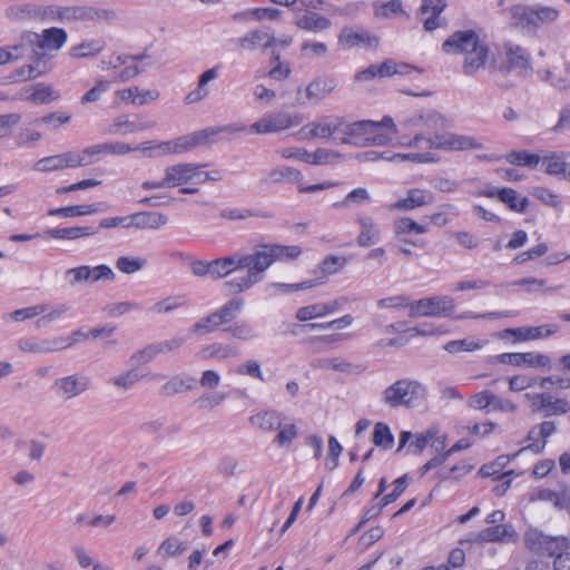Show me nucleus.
I'll list each match as a JSON object with an SVG mask.
<instances>
[{
  "label": "nucleus",
  "instance_id": "1",
  "mask_svg": "<svg viewBox=\"0 0 570 570\" xmlns=\"http://www.w3.org/2000/svg\"><path fill=\"white\" fill-rule=\"evenodd\" d=\"M253 262L252 253L237 252L229 256L216 258L210 261V277L213 279H220L236 271L246 269L245 275L234 277L225 282L224 285L229 293L248 291L258 283L257 275H252L254 273V269H252Z\"/></svg>",
  "mask_w": 570,
  "mask_h": 570
},
{
  "label": "nucleus",
  "instance_id": "2",
  "mask_svg": "<svg viewBox=\"0 0 570 570\" xmlns=\"http://www.w3.org/2000/svg\"><path fill=\"white\" fill-rule=\"evenodd\" d=\"M446 53H464L463 71L465 75H473L484 67L489 49L482 43L473 30L456 31L442 45Z\"/></svg>",
  "mask_w": 570,
  "mask_h": 570
},
{
  "label": "nucleus",
  "instance_id": "3",
  "mask_svg": "<svg viewBox=\"0 0 570 570\" xmlns=\"http://www.w3.org/2000/svg\"><path fill=\"white\" fill-rule=\"evenodd\" d=\"M553 431L554 430H539L538 433H534V430H531L525 438V445L512 454H502L497 456L493 461L484 463L479 470V475L482 478H492L494 481L502 480L508 476H520L522 472H517L514 470L505 472L502 471L523 451L529 450L534 454L541 453L546 448L547 439Z\"/></svg>",
  "mask_w": 570,
  "mask_h": 570
},
{
  "label": "nucleus",
  "instance_id": "4",
  "mask_svg": "<svg viewBox=\"0 0 570 570\" xmlns=\"http://www.w3.org/2000/svg\"><path fill=\"white\" fill-rule=\"evenodd\" d=\"M340 144L364 147L370 145H386L391 137L381 132V124L372 120H360L350 122L341 119Z\"/></svg>",
  "mask_w": 570,
  "mask_h": 570
},
{
  "label": "nucleus",
  "instance_id": "5",
  "mask_svg": "<svg viewBox=\"0 0 570 570\" xmlns=\"http://www.w3.org/2000/svg\"><path fill=\"white\" fill-rule=\"evenodd\" d=\"M407 147L440 149L449 151H464L482 149L483 145L472 136L459 135L454 132L435 134L426 137L423 134H416L409 142Z\"/></svg>",
  "mask_w": 570,
  "mask_h": 570
},
{
  "label": "nucleus",
  "instance_id": "6",
  "mask_svg": "<svg viewBox=\"0 0 570 570\" xmlns=\"http://www.w3.org/2000/svg\"><path fill=\"white\" fill-rule=\"evenodd\" d=\"M423 384L410 379H401L382 392V402L390 407H415L425 399Z\"/></svg>",
  "mask_w": 570,
  "mask_h": 570
},
{
  "label": "nucleus",
  "instance_id": "7",
  "mask_svg": "<svg viewBox=\"0 0 570 570\" xmlns=\"http://www.w3.org/2000/svg\"><path fill=\"white\" fill-rule=\"evenodd\" d=\"M302 254V248L297 245L279 244H258L253 247V267L258 282L264 277L265 272L277 261H293Z\"/></svg>",
  "mask_w": 570,
  "mask_h": 570
},
{
  "label": "nucleus",
  "instance_id": "8",
  "mask_svg": "<svg viewBox=\"0 0 570 570\" xmlns=\"http://www.w3.org/2000/svg\"><path fill=\"white\" fill-rule=\"evenodd\" d=\"M410 309L409 316L417 317H441L449 316L454 312L455 304L450 296H432L421 298L407 304Z\"/></svg>",
  "mask_w": 570,
  "mask_h": 570
},
{
  "label": "nucleus",
  "instance_id": "9",
  "mask_svg": "<svg viewBox=\"0 0 570 570\" xmlns=\"http://www.w3.org/2000/svg\"><path fill=\"white\" fill-rule=\"evenodd\" d=\"M24 41L30 43V52L36 55L37 51L49 52L58 51L67 41V32L60 28L45 29L41 33L26 31Z\"/></svg>",
  "mask_w": 570,
  "mask_h": 570
},
{
  "label": "nucleus",
  "instance_id": "10",
  "mask_svg": "<svg viewBox=\"0 0 570 570\" xmlns=\"http://www.w3.org/2000/svg\"><path fill=\"white\" fill-rule=\"evenodd\" d=\"M538 552L553 558V570H570V542L566 538L541 537Z\"/></svg>",
  "mask_w": 570,
  "mask_h": 570
},
{
  "label": "nucleus",
  "instance_id": "11",
  "mask_svg": "<svg viewBox=\"0 0 570 570\" xmlns=\"http://www.w3.org/2000/svg\"><path fill=\"white\" fill-rule=\"evenodd\" d=\"M235 48L239 52H250L257 49L266 51L277 46V39L274 32L266 29H253L234 40Z\"/></svg>",
  "mask_w": 570,
  "mask_h": 570
},
{
  "label": "nucleus",
  "instance_id": "12",
  "mask_svg": "<svg viewBox=\"0 0 570 570\" xmlns=\"http://www.w3.org/2000/svg\"><path fill=\"white\" fill-rule=\"evenodd\" d=\"M301 122V118L288 112H271L264 115L250 126L256 134H272L288 129Z\"/></svg>",
  "mask_w": 570,
  "mask_h": 570
},
{
  "label": "nucleus",
  "instance_id": "13",
  "mask_svg": "<svg viewBox=\"0 0 570 570\" xmlns=\"http://www.w3.org/2000/svg\"><path fill=\"white\" fill-rule=\"evenodd\" d=\"M55 6H38L35 3H19L6 9V17L11 21H53Z\"/></svg>",
  "mask_w": 570,
  "mask_h": 570
},
{
  "label": "nucleus",
  "instance_id": "14",
  "mask_svg": "<svg viewBox=\"0 0 570 570\" xmlns=\"http://www.w3.org/2000/svg\"><path fill=\"white\" fill-rule=\"evenodd\" d=\"M342 117L327 116L312 121L301 128V132L306 139H327L335 135L340 137Z\"/></svg>",
  "mask_w": 570,
  "mask_h": 570
},
{
  "label": "nucleus",
  "instance_id": "15",
  "mask_svg": "<svg viewBox=\"0 0 570 570\" xmlns=\"http://www.w3.org/2000/svg\"><path fill=\"white\" fill-rule=\"evenodd\" d=\"M49 61L50 57L46 52L37 51L36 55L31 53V63L21 66L7 79L9 82L36 79L50 71L51 66Z\"/></svg>",
  "mask_w": 570,
  "mask_h": 570
},
{
  "label": "nucleus",
  "instance_id": "16",
  "mask_svg": "<svg viewBox=\"0 0 570 570\" xmlns=\"http://www.w3.org/2000/svg\"><path fill=\"white\" fill-rule=\"evenodd\" d=\"M517 539L515 531L507 524H494L482 529L471 538L461 539L459 543L461 546L466 543L483 544L489 542H510Z\"/></svg>",
  "mask_w": 570,
  "mask_h": 570
},
{
  "label": "nucleus",
  "instance_id": "17",
  "mask_svg": "<svg viewBox=\"0 0 570 570\" xmlns=\"http://www.w3.org/2000/svg\"><path fill=\"white\" fill-rule=\"evenodd\" d=\"M205 166L206 165L190 163H179L168 166L165 169L166 184L169 188H173L190 181H196L197 178H200L202 176V171L199 169Z\"/></svg>",
  "mask_w": 570,
  "mask_h": 570
},
{
  "label": "nucleus",
  "instance_id": "18",
  "mask_svg": "<svg viewBox=\"0 0 570 570\" xmlns=\"http://www.w3.org/2000/svg\"><path fill=\"white\" fill-rule=\"evenodd\" d=\"M338 42L348 49L355 47L376 48L379 46V38L364 29L346 27L338 36Z\"/></svg>",
  "mask_w": 570,
  "mask_h": 570
},
{
  "label": "nucleus",
  "instance_id": "19",
  "mask_svg": "<svg viewBox=\"0 0 570 570\" xmlns=\"http://www.w3.org/2000/svg\"><path fill=\"white\" fill-rule=\"evenodd\" d=\"M337 87V81L332 76L315 77L305 89V98L308 102L318 104L328 97Z\"/></svg>",
  "mask_w": 570,
  "mask_h": 570
},
{
  "label": "nucleus",
  "instance_id": "20",
  "mask_svg": "<svg viewBox=\"0 0 570 570\" xmlns=\"http://www.w3.org/2000/svg\"><path fill=\"white\" fill-rule=\"evenodd\" d=\"M445 7V0H422L419 14L422 16L423 27L426 31H433L444 26L445 21L440 18V14Z\"/></svg>",
  "mask_w": 570,
  "mask_h": 570
},
{
  "label": "nucleus",
  "instance_id": "21",
  "mask_svg": "<svg viewBox=\"0 0 570 570\" xmlns=\"http://www.w3.org/2000/svg\"><path fill=\"white\" fill-rule=\"evenodd\" d=\"M433 203L434 196L431 191L421 188H411L407 190L406 196L392 204L390 209L409 212Z\"/></svg>",
  "mask_w": 570,
  "mask_h": 570
},
{
  "label": "nucleus",
  "instance_id": "22",
  "mask_svg": "<svg viewBox=\"0 0 570 570\" xmlns=\"http://www.w3.org/2000/svg\"><path fill=\"white\" fill-rule=\"evenodd\" d=\"M53 389L57 395L65 400H70L87 391L89 389V381L83 376L70 375L56 380Z\"/></svg>",
  "mask_w": 570,
  "mask_h": 570
},
{
  "label": "nucleus",
  "instance_id": "23",
  "mask_svg": "<svg viewBox=\"0 0 570 570\" xmlns=\"http://www.w3.org/2000/svg\"><path fill=\"white\" fill-rule=\"evenodd\" d=\"M215 132L212 129H203L198 131L190 132L188 135L180 136L175 140V145L173 150L176 154H184L195 149L196 147L209 144L213 141L215 137Z\"/></svg>",
  "mask_w": 570,
  "mask_h": 570
},
{
  "label": "nucleus",
  "instance_id": "24",
  "mask_svg": "<svg viewBox=\"0 0 570 570\" xmlns=\"http://www.w3.org/2000/svg\"><path fill=\"white\" fill-rule=\"evenodd\" d=\"M65 337H57L52 340H40L37 337H23L17 343L18 348L23 353H52L61 351V343H65Z\"/></svg>",
  "mask_w": 570,
  "mask_h": 570
},
{
  "label": "nucleus",
  "instance_id": "25",
  "mask_svg": "<svg viewBox=\"0 0 570 570\" xmlns=\"http://www.w3.org/2000/svg\"><path fill=\"white\" fill-rule=\"evenodd\" d=\"M355 223L360 227L356 242L360 247H370L381 239V230L376 222L366 215H357Z\"/></svg>",
  "mask_w": 570,
  "mask_h": 570
},
{
  "label": "nucleus",
  "instance_id": "26",
  "mask_svg": "<svg viewBox=\"0 0 570 570\" xmlns=\"http://www.w3.org/2000/svg\"><path fill=\"white\" fill-rule=\"evenodd\" d=\"M91 11L92 6H55L53 21L59 20L62 22H91Z\"/></svg>",
  "mask_w": 570,
  "mask_h": 570
},
{
  "label": "nucleus",
  "instance_id": "27",
  "mask_svg": "<svg viewBox=\"0 0 570 570\" xmlns=\"http://www.w3.org/2000/svg\"><path fill=\"white\" fill-rule=\"evenodd\" d=\"M410 127H422L430 131H438L446 127V119L435 110H424L406 121Z\"/></svg>",
  "mask_w": 570,
  "mask_h": 570
},
{
  "label": "nucleus",
  "instance_id": "28",
  "mask_svg": "<svg viewBox=\"0 0 570 570\" xmlns=\"http://www.w3.org/2000/svg\"><path fill=\"white\" fill-rule=\"evenodd\" d=\"M168 223V217L157 212H139L130 215V228L158 229Z\"/></svg>",
  "mask_w": 570,
  "mask_h": 570
},
{
  "label": "nucleus",
  "instance_id": "29",
  "mask_svg": "<svg viewBox=\"0 0 570 570\" xmlns=\"http://www.w3.org/2000/svg\"><path fill=\"white\" fill-rule=\"evenodd\" d=\"M530 500L547 502L556 509L562 510L570 503V493L568 490L554 491L548 488H539L531 493Z\"/></svg>",
  "mask_w": 570,
  "mask_h": 570
},
{
  "label": "nucleus",
  "instance_id": "30",
  "mask_svg": "<svg viewBox=\"0 0 570 570\" xmlns=\"http://www.w3.org/2000/svg\"><path fill=\"white\" fill-rule=\"evenodd\" d=\"M117 97L125 102H132L142 106L159 98V91L154 89L140 90L138 87L126 88L116 92Z\"/></svg>",
  "mask_w": 570,
  "mask_h": 570
},
{
  "label": "nucleus",
  "instance_id": "31",
  "mask_svg": "<svg viewBox=\"0 0 570 570\" xmlns=\"http://www.w3.org/2000/svg\"><path fill=\"white\" fill-rule=\"evenodd\" d=\"M256 428H295L285 416L274 410L262 411L250 417Z\"/></svg>",
  "mask_w": 570,
  "mask_h": 570
},
{
  "label": "nucleus",
  "instance_id": "32",
  "mask_svg": "<svg viewBox=\"0 0 570 570\" xmlns=\"http://www.w3.org/2000/svg\"><path fill=\"white\" fill-rule=\"evenodd\" d=\"M199 357L203 360L208 358H218V360H227V358H236L240 355V350L236 345L232 344H222V343H213L203 347L199 353Z\"/></svg>",
  "mask_w": 570,
  "mask_h": 570
},
{
  "label": "nucleus",
  "instance_id": "33",
  "mask_svg": "<svg viewBox=\"0 0 570 570\" xmlns=\"http://www.w3.org/2000/svg\"><path fill=\"white\" fill-rule=\"evenodd\" d=\"M510 23L512 27L533 32L532 6L517 4L509 9Z\"/></svg>",
  "mask_w": 570,
  "mask_h": 570
},
{
  "label": "nucleus",
  "instance_id": "34",
  "mask_svg": "<svg viewBox=\"0 0 570 570\" xmlns=\"http://www.w3.org/2000/svg\"><path fill=\"white\" fill-rule=\"evenodd\" d=\"M507 62L503 67L507 71L510 70H527L530 68V59L527 51L520 46L508 45L505 47Z\"/></svg>",
  "mask_w": 570,
  "mask_h": 570
},
{
  "label": "nucleus",
  "instance_id": "35",
  "mask_svg": "<svg viewBox=\"0 0 570 570\" xmlns=\"http://www.w3.org/2000/svg\"><path fill=\"white\" fill-rule=\"evenodd\" d=\"M281 17V10L275 8H255V9H248L242 12H237L233 16L234 21H263V20H271L275 21L278 20Z\"/></svg>",
  "mask_w": 570,
  "mask_h": 570
},
{
  "label": "nucleus",
  "instance_id": "36",
  "mask_svg": "<svg viewBox=\"0 0 570 570\" xmlns=\"http://www.w3.org/2000/svg\"><path fill=\"white\" fill-rule=\"evenodd\" d=\"M97 229L91 226L66 227L48 229L45 234L56 239H78L81 237L92 236L97 234Z\"/></svg>",
  "mask_w": 570,
  "mask_h": 570
},
{
  "label": "nucleus",
  "instance_id": "37",
  "mask_svg": "<svg viewBox=\"0 0 570 570\" xmlns=\"http://www.w3.org/2000/svg\"><path fill=\"white\" fill-rule=\"evenodd\" d=\"M105 41L101 39H87L80 45L70 49L69 55L71 58H92L99 55L105 49Z\"/></svg>",
  "mask_w": 570,
  "mask_h": 570
},
{
  "label": "nucleus",
  "instance_id": "38",
  "mask_svg": "<svg viewBox=\"0 0 570 570\" xmlns=\"http://www.w3.org/2000/svg\"><path fill=\"white\" fill-rule=\"evenodd\" d=\"M295 23L299 29L313 32L325 30L331 26V21L326 17L315 12L297 16Z\"/></svg>",
  "mask_w": 570,
  "mask_h": 570
},
{
  "label": "nucleus",
  "instance_id": "39",
  "mask_svg": "<svg viewBox=\"0 0 570 570\" xmlns=\"http://www.w3.org/2000/svg\"><path fill=\"white\" fill-rule=\"evenodd\" d=\"M27 51H30V43L24 41L23 32L17 45L0 48V65L20 60L27 55Z\"/></svg>",
  "mask_w": 570,
  "mask_h": 570
},
{
  "label": "nucleus",
  "instance_id": "40",
  "mask_svg": "<svg viewBox=\"0 0 570 570\" xmlns=\"http://www.w3.org/2000/svg\"><path fill=\"white\" fill-rule=\"evenodd\" d=\"M412 70H416L415 67L405 63L397 62L393 59H385L382 63L377 65L379 78H389L395 75L405 76Z\"/></svg>",
  "mask_w": 570,
  "mask_h": 570
},
{
  "label": "nucleus",
  "instance_id": "41",
  "mask_svg": "<svg viewBox=\"0 0 570 570\" xmlns=\"http://www.w3.org/2000/svg\"><path fill=\"white\" fill-rule=\"evenodd\" d=\"M498 198L508 205L511 210L518 213H524L528 205L529 199L527 197H522L519 199L518 193L512 188H501L498 190Z\"/></svg>",
  "mask_w": 570,
  "mask_h": 570
},
{
  "label": "nucleus",
  "instance_id": "42",
  "mask_svg": "<svg viewBox=\"0 0 570 570\" xmlns=\"http://www.w3.org/2000/svg\"><path fill=\"white\" fill-rule=\"evenodd\" d=\"M429 232L426 225H421L414 222L410 217H402L394 222V234L399 238H406L405 236L415 233V234H425Z\"/></svg>",
  "mask_w": 570,
  "mask_h": 570
},
{
  "label": "nucleus",
  "instance_id": "43",
  "mask_svg": "<svg viewBox=\"0 0 570 570\" xmlns=\"http://www.w3.org/2000/svg\"><path fill=\"white\" fill-rule=\"evenodd\" d=\"M533 32L542 24L554 22L559 17V10L548 6H532Z\"/></svg>",
  "mask_w": 570,
  "mask_h": 570
},
{
  "label": "nucleus",
  "instance_id": "44",
  "mask_svg": "<svg viewBox=\"0 0 570 570\" xmlns=\"http://www.w3.org/2000/svg\"><path fill=\"white\" fill-rule=\"evenodd\" d=\"M222 218L228 220H243L250 217L271 218L272 215L266 212H258L247 208H225L219 213Z\"/></svg>",
  "mask_w": 570,
  "mask_h": 570
},
{
  "label": "nucleus",
  "instance_id": "45",
  "mask_svg": "<svg viewBox=\"0 0 570 570\" xmlns=\"http://www.w3.org/2000/svg\"><path fill=\"white\" fill-rule=\"evenodd\" d=\"M154 126V121H131L127 117H118L112 125V129L121 134H131Z\"/></svg>",
  "mask_w": 570,
  "mask_h": 570
},
{
  "label": "nucleus",
  "instance_id": "46",
  "mask_svg": "<svg viewBox=\"0 0 570 570\" xmlns=\"http://www.w3.org/2000/svg\"><path fill=\"white\" fill-rule=\"evenodd\" d=\"M347 264V258L337 255H327L320 264V276L324 277V283L328 275H333L344 268Z\"/></svg>",
  "mask_w": 570,
  "mask_h": 570
},
{
  "label": "nucleus",
  "instance_id": "47",
  "mask_svg": "<svg viewBox=\"0 0 570 570\" xmlns=\"http://www.w3.org/2000/svg\"><path fill=\"white\" fill-rule=\"evenodd\" d=\"M59 97V91L55 90L50 85L38 83L35 86L32 94L28 97V100L37 104H49L57 100Z\"/></svg>",
  "mask_w": 570,
  "mask_h": 570
},
{
  "label": "nucleus",
  "instance_id": "48",
  "mask_svg": "<svg viewBox=\"0 0 570 570\" xmlns=\"http://www.w3.org/2000/svg\"><path fill=\"white\" fill-rule=\"evenodd\" d=\"M504 158L511 165L527 166L530 168H534L540 161L538 155L527 150H512L507 154Z\"/></svg>",
  "mask_w": 570,
  "mask_h": 570
},
{
  "label": "nucleus",
  "instance_id": "49",
  "mask_svg": "<svg viewBox=\"0 0 570 570\" xmlns=\"http://www.w3.org/2000/svg\"><path fill=\"white\" fill-rule=\"evenodd\" d=\"M460 212L453 204H443L439 212L429 216L430 222L436 227H444L451 223V216L458 217Z\"/></svg>",
  "mask_w": 570,
  "mask_h": 570
},
{
  "label": "nucleus",
  "instance_id": "50",
  "mask_svg": "<svg viewBox=\"0 0 570 570\" xmlns=\"http://www.w3.org/2000/svg\"><path fill=\"white\" fill-rule=\"evenodd\" d=\"M243 304L244 303L242 298H233L225 305H223L218 311L214 312V314L216 315L220 324L228 323L233 321L236 317V315L242 311Z\"/></svg>",
  "mask_w": 570,
  "mask_h": 570
},
{
  "label": "nucleus",
  "instance_id": "51",
  "mask_svg": "<svg viewBox=\"0 0 570 570\" xmlns=\"http://www.w3.org/2000/svg\"><path fill=\"white\" fill-rule=\"evenodd\" d=\"M220 324L214 313L197 321L190 328L189 334L194 336H204L214 332Z\"/></svg>",
  "mask_w": 570,
  "mask_h": 570
},
{
  "label": "nucleus",
  "instance_id": "52",
  "mask_svg": "<svg viewBox=\"0 0 570 570\" xmlns=\"http://www.w3.org/2000/svg\"><path fill=\"white\" fill-rule=\"evenodd\" d=\"M147 264L142 257L120 256L116 261V267L124 274H134L141 271Z\"/></svg>",
  "mask_w": 570,
  "mask_h": 570
},
{
  "label": "nucleus",
  "instance_id": "53",
  "mask_svg": "<svg viewBox=\"0 0 570 570\" xmlns=\"http://www.w3.org/2000/svg\"><path fill=\"white\" fill-rule=\"evenodd\" d=\"M96 212H97V208L95 207V205H76V206L49 209L48 215L75 217V216L90 215Z\"/></svg>",
  "mask_w": 570,
  "mask_h": 570
},
{
  "label": "nucleus",
  "instance_id": "54",
  "mask_svg": "<svg viewBox=\"0 0 570 570\" xmlns=\"http://www.w3.org/2000/svg\"><path fill=\"white\" fill-rule=\"evenodd\" d=\"M517 360L519 362L515 364V366H521L523 364L530 366V367H549L550 366V358L548 355L540 354V353H515Z\"/></svg>",
  "mask_w": 570,
  "mask_h": 570
},
{
  "label": "nucleus",
  "instance_id": "55",
  "mask_svg": "<svg viewBox=\"0 0 570 570\" xmlns=\"http://www.w3.org/2000/svg\"><path fill=\"white\" fill-rule=\"evenodd\" d=\"M342 158L341 154L337 151L326 149V148H318L313 153H309V165H331L336 164Z\"/></svg>",
  "mask_w": 570,
  "mask_h": 570
},
{
  "label": "nucleus",
  "instance_id": "56",
  "mask_svg": "<svg viewBox=\"0 0 570 570\" xmlns=\"http://www.w3.org/2000/svg\"><path fill=\"white\" fill-rule=\"evenodd\" d=\"M484 345L482 341H474L471 338L450 341L444 345V350L451 354L460 352H473L480 350Z\"/></svg>",
  "mask_w": 570,
  "mask_h": 570
},
{
  "label": "nucleus",
  "instance_id": "57",
  "mask_svg": "<svg viewBox=\"0 0 570 570\" xmlns=\"http://www.w3.org/2000/svg\"><path fill=\"white\" fill-rule=\"evenodd\" d=\"M88 276L89 266L81 265L67 269L63 274V279L67 282L69 287H76L77 285L89 283Z\"/></svg>",
  "mask_w": 570,
  "mask_h": 570
},
{
  "label": "nucleus",
  "instance_id": "58",
  "mask_svg": "<svg viewBox=\"0 0 570 570\" xmlns=\"http://www.w3.org/2000/svg\"><path fill=\"white\" fill-rule=\"evenodd\" d=\"M187 549V546L184 541L170 537L167 538L158 548V554L163 558L174 557L183 553Z\"/></svg>",
  "mask_w": 570,
  "mask_h": 570
},
{
  "label": "nucleus",
  "instance_id": "59",
  "mask_svg": "<svg viewBox=\"0 0 570 570\" xmlns=\"http://www.w3.org/2000/svg\"><path fill=\"white\" fill-rule=\"evenodd\" d=\"M195 382L194 377L174 376L163 386V390L166 394L181 393L193 389Z\"/></svg>",
  "mask_w": 570,
  "mask_h": 570
},
{
  "label": "nucleus",
  "instance_id": "60",
  "mask_svg": "<svg viewBox=\"0 0 570 570\" xmlns=\"http://www.w3.org/2000/svg\"><path fill=\"white\" fill-rule=\"evenodd\" d=\"M301 179H302L301 171H298L294 168H291V167L274 168L268 174V180L274 184H278L284 180L299 181Z\"/></svg>",
  "mask_w": 570,
  "mask_h": 570
},
{
  "label": "nucleus",
  "instance_id": "61",
  "mask_svg": "<svg viewBox=\"0 0 570 570\" xmlns=\"http://www.w3.org/2000/svg\"><path fill=\"white\" fill-rule=\"evenodd\" d=\"M314 368H332L334 371L350 373L353 370V365L350 362L340 358H317L312 363Z\"/></svg>",
  "mask_w": 570,
  "mask_h": 570
},
{
  "label": "nucleus",
  "instance_id": "62",
  "mask_svg": "<svg viewBox=\"0 0 570 570\" xmlns=\"http://www.w3.org/2000/svg\"><path fill=\"white\" fill-rule=\"evenodd\" d=\"M142 379L136 368H130L127 372L110 379V383L124 391L131 389L137 382Z\"/></svg>",
  "mask_w": 570,
  "mask_h": 570
},
{
  "label": "nucleus",
  "instance_id": "63",
  "mask_svg": "<svg viewBox=\"0 0 570 570\" xmlns=\"http://www.w3.org/2000/svg\"><path fill=\"white\" fill-rule=\"evenodd\" d=\"M327 311L328 309L324 303L311 304L298 308L296 312V318L305 322L316 317H323L327 315Z\"/></svg>",
  "mask_w": 570,
  "mask_h": 570
},
{
  "label": "nucleus",
  "instance_id": "64",
  "mask_svg": "<svg viewBox=\"0 0 570 570\" xmlns=\"http://www.w3.org/2000/svg\"><path fill=\"white\" fill-rule=\"evenodd\" d=\"M384 529L381 525H375L365 531L360 538L357 542V547L361 551L368 549L375 542L381 540L384 535Z\"/></svg>",
  "mask_w": 570,
  "mask_h": 570
}]
</instances>
